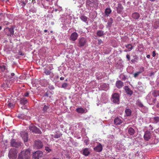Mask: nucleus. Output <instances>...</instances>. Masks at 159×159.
Masks as SVG:
<instances>
[{
  "instance_id": "22",
  "label": "nucleus",
  "mask_w": 159,
  "mask_h": 159,
  "mask_svg": "<svg viewBox=\"0 0 159 159\" xmlns=\"http://www.w3.org/2000/svg\"><path fill=\"white\" fill-rule=\"evenodd\" d=\"M128 132L129 134L131 135H133L135 133V130L133 128L130 127L128 129Z\"/></svg>"
},
{
  "instance_id": "28",
  "label": "nucleus",
  "mask_w": 159,
  "mask_h": 159,
  "mask_svg": "<svg viewBox=\"0 0 159 159\" xmlns=\"http://www.w3.org/2000/svg\"><path fill=\"white\" fill-rule=\"evenodd\" d=\"M80 19L83 21L86 22L88 18L84 15H82L80 16Z\"/></svg>"
},
{
  "instance_id": "21",
  "label": "nucleus",
  "mask_w": 159,
  "mask_h": 159,
  "mask_svg": "<svg viewBox=\"0 0 159 159\" xmlns=\"http://www.w3.org/2000/svg\"><path fill=\"white\" fill-rule=\"evenodd\" d=\"M9 82L8 81H4L2 85V87L4 88H7L9 86Z\"/></svg>"
},
{
  "instance_id": "3",
  "label": "nucleus",
  "mask_w": 159,
  "mask_h": 159,
  "mask_svg": "<svg viewBox=\"0 0 159 159\" xmlns=\"http://www.w3.org/2000/svg\"><path fill=\"white\" fill-rule=\"evenodd\" d=\"M111 100L113 103L119 104L120 102L119 94L116 93L113 94L111 98Z\"/></svg>"
},
{
  "instance_id": "30",
  "label": "nucleus",
  "mask_w": 159,
  "mask_h": 159,
  "mask_svg": "<svg viewBox=\"0 0 159 159\" xmlns=\"http://www.w3.org/2000/svg\"><path fill=\"white\" fill-rule=\"evenodd\" d=\"M125 47L129 49V51H130L132 49L133 47L131 44H128L125 45Z\"/></svg>"
},
{
  "instance_id": "18",
  "label": "nucleus",
  "mask_w": 159,
  "mask_h": 159,
  "mask_svg": "<svg viewBox=\"0 0 159 159\" xmlns=\"http://www.w3.org/2000/svg\"><path fill=\"white\" fill-rule=\"evenodd\" d=\"M0 69L2 71H6L7 70V66L6 65L1 64L0 65Z\"/></svg>"
},
{
  "instance_id": "29",
  "label": "nucleus",
  "mask_w": 159,
  "mask_h": 159,
  "mask_svg": "<svg viewBox=\"0 0 159 159\" xmlns=\"http://www.w3.org/2000/svg\"><path fill=\"white\" fill-rule=\"evenodd\" d=\"M152 95L154 97H157L158 96H159V91L154 90L152 93Z\"/></svg>"
},
{
  "instance_id": "53",
  "label": "nucleus",
  "mask_w": 159,
  "mask_h": 159,
  "mask_svg": "<svg viewBox=\"0 0 159 159\" xmlns=\"http://www.w3.org/2000/svg\"><path fill=\"white\" fill-rule=\"evenodd\" d=\"M126 79V77H125V75H123V77L122 78V80H125Z\"/></svg>"
},
{
  "instance_id": "13",
  "label": "nucleus",
  "mask_w": 159,
  "mask_h": 159,
  "mask_svg": "<svg viewBox=\"0 0 159 159\" xmlns=\"http://www.w3.org/2000/svg\"><path fill=\"white\" fill-rule=\"evenodd\" d=\"M78 36V34L76 32H74L70 35V39L73 41H75L77 39Z\"/></svg>"
},
{
  "instance_id": "47",
  "label": "nucleus",
  "mask_w": 159,
  "mask_h": 159,
  "mask_svg": "<svg viewBox=\"0 0 159 159\" xmlns=\"http://www.w3.org/2000/svg\"><path fill=\"white\" fill-rule=\"evenodd\" d=\"M156 53H155V51H153L152 52V56L153 57H155L156 56Z\"/></svg>"
},
{
  "instance_id": "55",
  "label": "nucleus",
  "mask_w": 159,
  "mask_h": 159,
  "mask_svg": "<svg viewBox=\"0 0 159 159\" xmlns=\"http://www.w3.org/2000/svg\"><path fill=\"white\" fill-rule=\"evenodd\" d=\"M157 101V99L156 98H155L153 99V102H154V103H155V102H156V101Z\"/></svg>"
},
{
  "instance_id": "51",
  "label": "nucleus",
  "mask_w": 159,
  "mask_h": 159,
  "mask_svg": "<svg viewBox=\"0 0 159 159\" xmlns=\"http://www.w3.org/2000/svg\"><path fill=\"white\" fill-rule=\"evenodd\" d=\"M22 5L23 6H25V5L26 3L24 2H22Z\"/></svg>"
},
{
  "instance_id": "49",
  "label": "nucleus",
  "mask_w": 159,
  "mask_h": 159,
  "mask_svg": "<svg viewBox=\"0 0 159 159\" xmlns=\"http://www.w3.org/2000/svg\"><path fill=\"white\" fill-rule=\"evenodd\" d=\"M126 58L129 60L130 58V56L129 54H127L126 55Z\"/></svg>"
},
{
  "instance_id": "35",
  "label": "nucleus",
  "mask_w": 159,
  "mask_h": 159,
  "mask_svg": "<svg viewBox=\"0 0 159 159\" xmlns=\"http://www.w3.org/2000/svg\"><path fill=\"white\" fill-rule=\"evenodd\" d=\"M45 150L48 152H50L52 151V149L48 147H45Z\"/></svg>"
},
{
  "instance_id": "39",
  "label": "nucleus",
  "mask_w": 159,
  "mask_h": 159,
  "mask_svg": "<svg viewBox=\"0 0 159 159\" xmlns=\"http://www.w3.org/2000/svg\"><path fill=\"white\" fill-rule=\"evenodd\" d=\"M68 86V84L66 83H63L62 85V88L66 89Z\"/></svg>"
},
{
  "instance_id": "31",
  "label": "nucleus",
  "mask_w": 159,
  "mask_h": 159,
  "mask_svg": "<svg viewBox=\"0 0 159 159\" xmlns=\"http://www.w3.org/2000/svg\"><path fill=\"white\" fill-rule=\"evenodd\" d=\"M154 120V123H157L159 122V117L156 116L153 118Z\"/></svg>"
},
{
  "instance_id": "9",
  "label": "nucleus",
  "mask_w": 159,
  "mask_h": 159,
  "mask_svg": "<svg viewBox=\"0 0 159 159\" xmlns=\"http://www.w3.org/2000/svg\"><path fill=\"white\" fill-rule=\"evenodd\" d=\"M21 136L24 142H26L28 140V134L27 132L22 131L20 133Z\"/></svg>"
},
{
  "instance_id": "64",
  "label": "nucleus",
  "mask_w": 159,
  "mask_h": 159,
  "mask_svg": "<svg viewBox=\"0 0 159 159\" xmlns=\"http://www.w3.org/2000/svg\"><path fill=\"white\" fill-rule=\"evenodd\" d=\"M67 79H66V81H67Z\"/></svg>"
},
{
  "instance_id": "25",
  "label": "nucleus",
  "mask_w": 159,
  "mask_h": 159,
  "mask_svg": "<svg viewBox=\"0 0 159 159\" xmlns=\"http://www.w3.org/2000/svg\"><path fill=\"white\" fill-rule=\"evenodd\" d=\"M62 134L59 131H57L55 132L54 135V138L56 139L58 138L62 135Z\"/></svg>"
},
{
  "instance_id": "57",
  "label": "nucleus",
  "mask_w": 159,
  "mask_h": 159,
  "mask_svg": "<svg viewBox=\"0 0 159 159\" xmlns=\"http://www.w3.org/2000/svg\"><path fill=\"white\" fill-rule=\"evenodd\" d=\"M154 72H152L151 73H150V75H153L154 74Z\"/></svg>"
},
{
  "instance_id": "63",
  "label": "nucleus",
  "mask_w": 159,
  "mask_h": 159,
  "mask_svg": "<svg viewBox=\"0 0 159 159\" xmlns=\"http://www.w3.org/2000/svg\"><path fill=\"white\" fill-rule=\"evenodd\" d=\"M95 1L97 2H98V0H95Z\"/></svg>"
},
{
  "instance_id": "44",
  "label": "nucleus",
  "mask_w": 159,
  "mask_h": 159,
  "mask_svg": "<svg viewBox=\"0 0 159 159\" xmlns=\"http://www.w3.org/2000/svg\"><path fill=\"white\" fill-rule=\"evenodd\" d=\"M103 43V42L101 39H99L98 40V44L99 45H100L102 43Z\"/></svg>"
},
{
  "instance_id": "43",
  "label": "nucleus",
  "mask_w": 159,
  "mask_h": 159,
  "mask_svg": "<svg viewBox=\"0 0 159 159\" xmlns=\"http://www.w3.org/2000/svg\"><path fill=\"white\" fill-rule=\"evenodd\" d=\"M84 143H85L86 145H88L89 144V141L88 139H85L84 140Z\"/></svg>"
},
{
  "instance_id": "1",
  "label": "nucleus",
  "mask_w": 159,
  "mask_h": 159,
  "mask_svg": "<svg viewBox=\"0 0 159 159\" xmlns=\"http://www.w3.org/2000/svg\"><path fill=\"white\" fill-rule=\"evenodd\" d=\"M30 152L28 150H23L19 154L18 159H29Z\"/></svg>"
},
{
  "instance_id": "60",
  "label": "nucleus",
  "mask_w": 159,
  "mask_h": 159,
  "mask_svg": "<svg viewBox=\"0 0 159 159\" xmlns=\"http://www.w3.org/2000/svg\"><path fill=\"white\" fill-rule=\"evenodd\" d=\"M32 2H33V4L35 3V0H32Z\"/></svg>"
},
{
  "instance_id": "2",
  "label": "nucleus",
  "mask_w": 159,
  "mask_h": 159,
  "mask_svg": "<svg viewBox=\"0 0 159 159\" xmlns=\"http://www.w3.org/2000/svg\"><path fill=\"white\" fill-rule=\"evenodd\" d=\"M17 151L15 148L11 149L9 152L8 157L10 159H16L17 157Z\"/></svg>"
},
{
  "instance_id": "37",
  "label": "nucleus",
  "mask_w": 159,
  "mask_h": 159,
  "mask_svg": "<svg viewBox=\"0 0 159 159\" xmlns=\"http://www.w3.org/2000/svg\"><path fill=\"white\" fill-rule=\"evenodd\" d=\"M92 2L89 0H87L86 2L87 5L89 6L90 7L91 6V4H92Z\"/></svg>"
},
{
  "instance_id": "20",
  "label": "nucleus",
  "mask_w": 159,
  "mask_h": 159,
  "mask_svg": "<svg viewBox=\"0 0 159 159\" xmlns=\"http://www.w3.org/2000/svg\"><path fill=\"white\" fill-rule=\"evenodd\" d=\"M76 111L79 113H83L85 112V110L81 107L77 108Z\"/></svg>"
},
{
  "instance_id": "62",
  "label": "nucleus",
  "mask_w": 159,
  "mask_h": 159,
  "mask_svg": "<svg viewBox=\"0 0 159 159\" xmlns=\"http://www.w3.org/2000/svg\"><path fill=\"white\" fill-rule=\"evenodd\" d=\"M2 29V27L1 26H0V30H1Z\"/></svg>"
},
{
  "instance_id": "7",
  "label": "nucleus",
  "mask_w": 159,
  "mask_h": 159,
  "mask_svg": "<svg viewBox=\"0 0 159 159\" xmlns=\"http://www.w3.org/2000/svg\"><path fill=\"white\" fill-rule=\"evenodd\" d=\"M10 144L12 147L16 148L18 147L21 145L20 142H16V140L14 139H11L10 142Z\"/></svg>"
},
{
  "instance_id": "56",
  "label": "nucleus",
  "mask_w": 159,
  "mask_h": 159,
  "mask_svg": "<svg viewBox=\"0 0 159 159\" xmlns=\"http://www.w3.org/2000/svg\"><path fill=\"white\" fill-rule=\"evenodd\" d=\"M157 108H159V103H158L157 104Z\"/></svg>"
},
{
  "instance_id": "52",
  "label": "nucleus",
  "mask_w": 159,
  "mask_h": 159,
  "mask_svg": "<svg viewBox=\"0 0 159 159\" xmlns=\"http://www.w3.org/2000/svg\"><path fill=\"white\" fill-rule=\"evenodd\" d=\"M64 79V78L63 77H61L60 78V80H63Z\"/></svg>"
},
{
  "instance_id": "6",
  "label": "nucleus",
  "mask_w": 159,
  "mask_h": 159,
  "mask_svg": "<svg viewBox=\"0 0 159 159\" xmlns=\"http://www.w3.org/2000/svg\"><path fill=\"white\" fill-rule=\"evenodd\" d=\"M79 43L78 46L79 47L84 46L87 43V41L84 37L80 38L78 39Z\"/></svg>"
},
{
  "instance_id": "19",
  "label": "nucleus",
  "mask_w": 159,
  "mask_h": 159,
  "mask_svg": "<svg viewBox=\"0 0 159 159\" xmlns=\"http://www.w3.org/2000/svg\"><path fill=\"white\" fill-rule=\"evenodd\" d=\"M125 89L127 94L131 95L133 93V92L129 89L128 86H125Z\"/></svg>"
},
{
  "instance_id": "14",
  "label": "nucleus",
  "mask_w": 159,
  "mask_h": 159,
  "mask_svg": "<svg viewBox=\"0 0 159 159\" xmlns=\"http://www.w3.org/2000/svg\"><path fill=\"white\" fill-rule=\"evenodd\" d=\"M50 105L48 104H47L46 105H45L44 107L43 108L42 111L43 112L45 113L48 112V110L50 108Z\"/></svg>"
},
{
  "instance_id": "17",
  "label": "nucleus",
  "mask_w": 159,
  "mask_h": 159,
  "mask_svg": "<svg viewBox=\"0 0 159 159\" xmlns=\"http://www.w3.org/2000/svg\"><path fill=\"white\" fill-rule=\"evenodd\" d=\"M90 153V152L89 151V149L88 148H85L83 150V154L84 155L87 156Z\"/></svg>"
},
{
  "instance_id": "42",
  "label": "nucleus",
  "mask_w": 159,
  "mask_h": 159,
  "mask_svg": "<svg viewBox=\"0 0 159 159\" xmlns=\"http://www.w3.org/2000/svg\"><path fill=\"white\" fill-rule=\"evenodd\" d=\"M112 23H113V20L112 18H111L108 21V25H110L111 24H112Z\"/></svg>"
},
{
  "instance_id": "10",
  "label": "nucleus",
  "mask_w": 159,
  "mask_h": 159,
  "mask_svg": "<svg viewBox=\"0 0 159 159\" xmlns=\"http://www.w3.org/2000/svg\"><path fill=\"white\" fill-rule=\"evenodd\" d=\"M35 147L37 148H41L43 147V144L41 141L39 140L35 141L34 143Z\"/></svg>"
},
{
  "instance_id": "24",
  "label": "nucleus",
  "mask_w": 159,
  "mask_h": 159,
  "mask_svg": "<svg viewBox=\"0 0 159 159\" xmlns=\"http://www.w3.org/2000/svg\"><path fill=\"white\" fill-rule=\"evenodd\" d=\"M20 103L22 105H26L28 102L27 100L25 98H21L20 100Z\"/></svg>"
},
{
  "instance_id": "33",
  "label": "nucleus",
  "mask_w": 159,
  "mask_h": 159,
  "mask_svg": "<svg viewBox=\"0 0 159 159\" xmlns=\"http://www.w3.org/2000/svg\"><path fill=\"white\" fill-rule=\"evenodd\" d=\"M44 73L47 75H50L51 73L50 70H48V69H45L44 71Z\"/></svg>"
},
{
  "instance_id": "27",
  "label": "nucleus",
  "mask_w": 159,
  "mask_h": 159,
  "mask_svg": "<svg viewBox=\"0 0 159 159\" xmlns=\"http://www.w3.org/2000/svg\"><path fill=\"white\" fill-rule=\"evenodd\" d=\"M97 34L98 36L101 37L104 35V32L102 30H99L97 32Z\"/></svg>"
},
{
  "instance_id": "41",
  "label": "nucleus",
  "mask_w": 159,
  "mask_h": 159,
  "mask_svg": "<svg viewBox=\"0 0 159 159\" xmlns=\"http://www.w3.org/2000/svg\"><path fill=\"white\" fill-rule=\"evenodd\" d=\"M140 72H139L138 71V72H137L136 73H135L134 74V78H136V77H137L139 74H140Z\"/></svg>"
},
{
  "instance_id": "59",
  "label": "nucleus",
  "mask_w": 159,
  "mask_h": 159,
  "mask_svg": "<svg viewBox=\"0 0 159 159\" xmlns=\"http://www.w3.org/2000/svg\"><path fill=\"white\" fill-rule=\"evenodd\" d=\"M150 55H148L147 56V57L148 58H149L150 57Z\"/></svg>"
},
{
  "instance_id": "34",
  "label": "nucleus",
  "mask_w": 159,
  "mask_h": 159,
  "mask_svg": "<svg viewBox=\"0 0 159 159\" xmlns=\"http://www.w3.org/2000/svg\"><path fill=\"white\" fill-rule=\"evenodd\" d=\"M18 117L19 118L24 119L25 118V116L24 114H20L18 115Z\"/></svg>"
},
{
  "instance_id": "8",
  "label": "nucleus",
  "mask_w": 159,
  "mask_h": 159,
  "mask_svg": "<svg viewBox=\"0 0 159 159\" xmlns=\"http://www.w3.org/2000/svg\"><path fill=\"white\" fill-rule=\"evenodd\" d=\"M151 136V133L148 130L146 131L144 135V139L146 141H148L150 139Z\"/></svg>"
},
{
  "instance_id": "46",
  "label": "nucleus",
  "mask_w": 159,
  "mask_h": 159,
  "mask_svg": "<svg viewBox=\"0 0 159 159\" xmlns=\"http://www.w3.org/2000/svg\"><path fill=\"white\" fill-rule=\"evenodd\" d=\"M11 77L10 78L12 80V78H13V77L15 75V74L14 73H12L11 74Z\"/></svg>"
},
{
  "instance_id": "40",
  "label": "nucleus",
  "mask_w": 159,
  "mask_h": 159,
  "mask_svg": "<svg viewBox=\"0 0 159 159\" xmlns=\"http://www.w3.org/2000/svg\"><path fill=\"white\" fill-rule=\"evenodd\" d=\"M118 7L121 10H122L123 8L122 4L120 3L118 4Z\"/></svg>"
},
{
  "instance_id": "38",
  "label": "nucleus",
  "mask_w": 159,
  "mask_h": 159,
  "mask_svg": "<svg viewBox=\"0 0 159 159\" xmlns=\"http://www.w3.org/2000/svg\"><path fill=\"white\" fill-rule=\"evenodd\" d=\"M139 72H140L141 74L144 71V68L143 67H141L139 68Z\"/></svg>"
},
{
  "instance_id": "54",
  "label": "nucleus",
  "mask_w": 159,
  "mask_h": 159,
  "mask_svg": "<svg viewBox=\"0 0 159 159\" xmlns=\"http://www.w3.org/2000/svg\"><path fill=\"white\" fill-rule=\"evenodd\" d=\"M131 61L132 62L134 63L135 61V60L134 59H132L131 60Z\"/></svg>"
},
{
  "instance_id": "58",
  "label": "nucleus",
  "mask_w": 159,
  "mask_h": 159,
  "mask_svg": "<svg viewBox=\"0 0 159 159\" xmlns=\"http://www.w3.org/2000/svg\"><path fill=\"white\" fill-rule=\"evenodd\" d=\"M20 55L21 56H23L24 55V54L22 52H20Z\"/></svg>"
},
{
  "instance_id": "61",
  "label": "nucleus",
  "mask_w": 159,
  "mask_h": 159,
  "mask_svg": "<svg viewBox=\"0 0 159 159\" xmlns=\"http://www.w3.org/2000/svg\"><path fill=\"white\" fill-rule=\"evenodd\" d=\"M48 30H45L44 31V32L46 33L47 32Z\"/></svg>"
},
{
  "instance_id": "12",
  "label": "nucleus",
  "mask_w": 159,
  "mask_h": 159,
  "mask_svg": "<svg viewBox=\"0 0 159 159\" xmlns=\"http://www.w3.org/2000/svg\"><path fill=\"white\" fill-rule=\"evenodd\" d=\"M124 86V83L120 80L116 81V87L119 89L121 88Z\"/></svg>"
},
{
  "instance_id": "50",
  "label": "nucleus",
  "mask_w": 159,
  "mask_h": 159,
  "mask_svg": "<svg viewBox=\"0 0 159 159\" xmlns=\"http://www.w3.org/2000/svg\"><path fill=\"white\" fill-rule=\"evenodd\" d=\"M149 127L150 128V129L151 130H152L153 129V128L151 125H149Z\"/></svg>"
},
{
  "instance_id": "23",
  "label": "nucleus",
  "mask_w": 159,
  "mask_h": 159,
  "mask_svg": "<svg viewBox=\"0 0 159 159\" xmlns=\"http://www.w3.org/2000/svg\"><path fill=\"white\" fill-rule=\"evenodd\" d=\"M125 112L126 116H129L131 115L132 111L130 109L127 108L125 110Z\"/></svg>"
},
{
  "instance_id": "36",
  "label": "nucleus",
  "mask_w": 159,
  "mask_h": 159,
  "mask_svg": "<svg viewBox=\"0 0 159 159\" xmlns=\"http://www.w3.org/2000/svg\"><path fill=\"white\" fill-rule=\"evenodd\" d=\"M8 29H9V31L10 32V34L12 35L14 33V31L13 29L12 28H9Z\"/></svg>"
},
{
  "instance_id": "5",
  "label": "nucleus",
  "mask_w": 159,
  "mask_h": 159,
  "mask_svg": "<svg viewBox=\"0 0 159 159\" xmlns=\"http://www.w3.org/2000/svg\"><path fill=\"white\" fill-rule=\"evenodd\" d=\"M43 155V152L40 151H36L33 155L35 159H40Z\"/></svg>"
},
{
  "instance_id": "15",
  "label": "nucleus",
  "mask_w": 159,
  "mask_h": 159,
  "mask_svg": "<svg viewBox=\"0 0 159 159\" xmlns=\"http://www.w3.org/2000/svg\"><path fill=\"white\" fill-rule=\"evenodd\" d=\"M114 122L116 125H120L122 122V121L119 118H116L114 120Z\"/></svg>"
},
{
  "instance_id": "11",
  "label": "nucleus",
  "mask_w": 159,
  "mask_h": 159,
  "mask_svg": "<svg viewBox=\"0 0 159 159\" xmlns=\"http://www.w3.org/2000/svg\"><path fill=\"white\" fill-rule=\"evenodd\" d=\"M102 144L99 143L98 145L94 148V150L97 152H100L102 150Z\"/></svg>"
},
{
  "instance_id": "4",
  "label": "nucleus",
  "mask_w": 159,
  "mask_h": 159,
  "mask_svg": "<svg viewBox=\"0 0 159 159\" xmlns=\"http://www.w3.org/2000/svg\"><path fill=\"white\" fill-rule=\"evenodd\" d=\"M29 129L30 131L32 132L39 134H42L41 131L39 128L33 125H30Z\"/></svg>"
},
{
  "instance_id": "45",
  "label": "nucleus",
  "mask_w": 159,
  "mask_h": 159,
  "mask_svg": "<svg viewBox=\"0 0 159 159\" xmlns=\"http://www.w3.org/2000/svg\"><path fill=\"white\" fill-rule=\"evenodd\" d=\"M29 94V93L28 92H26L24 93V96L25 97H28Z\"/></svg>"
},
{
  "instance_id": "32",
  "label": "nucleus",
  "mask_w": 159,
  "mask_h": 159,
  "mask_svg": "<svg viewBox=\"0 0 159 159\" xmlns=\"http://www.w3.org/2000/svg\"><path fill=\"white\" fill-rule=\"evenodd\" d=\"M136 104L137 106L141 107H143V104L140 101H138Z\"/></svg>"
},
{
  "instance_id": "26",
  "label": "nucleus",
  "mask_w": 159,
  "mask_h": 159,
  "mask_svg": "<svg viewBox=\"0 0 159 159\" xmlns=\"http://www.w3.org/2000/svg\"><path fill=\"white\" fill-rule=\"evenodd\" d=\"M111 10L110 8H107L105 11V13L106 16H109V14L111 13Z\"/></svg>"
},
{
  "instance_id": "48",
  "label": "nucleus",
  "mask_w": 159,
  "mask_h": 159,
  "mask_svg": "<svg viewBox=\"0 0 159 159\" xmlns=\"http://www.w3.org/2000/svg\"><path fill=\"white\" fill-rule=\"evenodd\" d=\"M8 106H10V107H13V104L11 103H9L8 104Z\"/></svg>"
},
{
  "instance_id": "16",
  "label": "nucleus",
  "mask_w": 159,
  "mask_h": 159,
  "mask_svg": "<svg viewBox=\"0 0 159 159\" xmlns=\"http://www.w3.org/2000/svg\"><path fill=\"white\" fill-rule=\"evenodd\" d=\"M132 17L134 19L137 20L140 17V14L137 12H134L132 15Z\"/></svg>"
}]
</instances>
